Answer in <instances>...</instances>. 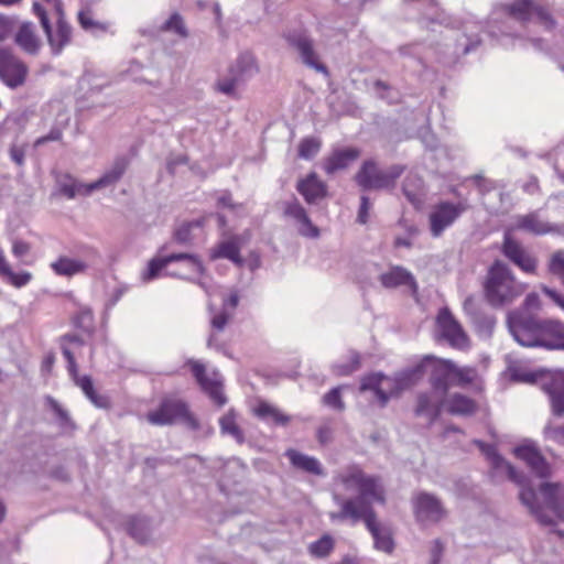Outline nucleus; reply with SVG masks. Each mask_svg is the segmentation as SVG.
Masks as SVG:
<instances>
[{"label":"nucleus","instance_id":"obj_22","mask_svg":"<svg viewBox=\"0 0 564 564\" xmlns=\"http://www.w3.org/2000/svg\"><path fill=\"white\" fill-rule=\"evenodd\" d=\"M445 395H442L435 390L420 392L416 397V405L414 414L416 416H424L432 424L442 414Z\"/></svg>","mask_w":564,"mask_h":564},{"label":"nucleus","instance_id":"obj_15","mask_svg":"<svg viewBox=\"0 0 564 564\" xmlns=\"http://www.w3.org/2000/svg\"><path fill=\"white\" fill-rule=\"evenodd\" d=\"M427 372H430L429 382L431 388L442 395H446L452 387L454 361L431 355Z\"/></svg>","mask_w":564,"mask_h":564},{"label":"nucleus","instance_id":"obj_6","mask_svg":"<svg viewBox=\"0 0 564 564\" xmlns=\"http://www.w3.org/2000/svg\"><path fill=\"white\" fill-rule=\"evenodd\" d=\"M546 318L525 312H513L508 315V327L514 340L529 348H539Z\"/></svg>","mask_w":564,"mask_h":564},{"label":"nucleus","instance_id":"obj_51","mask_svg":"<svg viewBox=\"0 0 564 564\" xmlns=\"http://www.w3.org/2000/svg\"><path fill=\"white\" fill-rule=\"evenodd\" d=\"M199 221H189L183 224L181 227H178L174 232V240L180 245H188L193 237H192V228L193 227H199Z\"/></svg>","mask_w":564,"mask_h":564},{"label":"nucleus","instance_id":"obj_20","mask_svg":"<svg viewBox=\"0 0 564 564\" xmlns=\"http://www.w3.org/2000/svg\"><path fill=\"white\" fill-rule=\"evenodd\" d=\"M514 455L524 460L531 471L541 479H545L551 475V467L539 448L533 444H522L513 449Z\"/></svg>","mask_w":564,"mask_h":564},{"label":"nucleus","instance_id":"obj_64","mask_svg":"<svg viewBox=\"0 0 564 564\" xmlns=\"http://www.w3.org/2000/svg\"><path fill=\"white\" fill-rule=\"evenodd\" d=\"M30 245L22 240H15L12 246V252L17 258H23L30 252Z\"/></svg>","mask_w":564,"mask_h":564},{"label":"nucleus","instance_id":"obj_45","mask_svg":"<svg viewBox=\"0 0 564 564\" xmlns=\"http://www.w3.org/2000/svg\"><path fill=\"white\" fill-rule=\"evenodd\" d=\"M322 142L318 138L306 137L301 140L297 156L303 160H312L319 152Z\"/></svg>","mask_w":564,"mask_h":564},{"label":"nucleus","instance_id":"obj_55","mask_svg":"<svg viewBox=\"0 0 564 564\" xmlns=\"http://www.w3.org/2000/svg\"><path fill=\"white\" fill-rule=\"evenodd\" d=\"M6 279L13 286L22 288L25 286L32 280V274L28 271H21L17 273L11 270V273H8Z\"/></svg>","mask_w":564,"mask_h":564},{"label":"nucleus","instance_id":"obj_10","mask_svg":"<svg viewBox=\"0 0 564 564\" xmlns=\"http://www.w3.org/2000/svg\"><path fill=\"white\" fill-rule=\"evenodd\" d=\"M412 508L415 520L420 523H437L446 516L442 501L426 491L417 492L412 498Z\"/></svg>","mask_w":564,"mask_h":564},{"label":"nucleus","instance_id":"obj_21","mask_svg":"<svg viewBox=\"0 0 564 564\" xmlns=\"http://www.w3.org/2000/svg\"><path fill=\"white\" fill-rule=\"evenodd\" d=\"M283 214L285 217L292 218L295 221L301 236L306 238L319 237L321 232L318 227L312 223L307 212L296 198L284 203Z\"/></svg>","mask_w":564,"mask_h":564},{"label":"nucleus","instance_id":"obj_16","mask_svg":"<svg viewBox=\"0 0 564 564\" xmlns=\"http://www.w3.org/2000/svg\"><path fill=\"white\" fill-rule=\"evenodd\" d=\"M436 323L441 336L447 340L452 347L462 348L467 344V335L448 307H442L440 310Z\"/></svg>","mask_w":564,"mask_h":564},{"label":"nucleus","instance_id":"obj_58","mask_svg":"<svg viewBox=\"0 0 564 564\" xmlns=\"http://www.w3.org/2000/svg\"><path fill=\"white\" fill-rule=\"evenodd\" d=\"M187 161L188 158L185 154H171L166 159V170L171 175H174L176 167L180 165H185Z\"/></svg>","mask_w":564,"mask_h":564},{"label":"nucleus","instance_id":"obj_54","mask_svg":"<svg viewBox=\"0 0 564 564\" xmlns=\"http://www.w3.org/2000/svg\"><path fill=\"white\" fill-rule=\"evenodd\" d=\"M467 369H462L454 362V372L452 373V386L465 387L473 381V377Z\"/></svg>","mask_w":564,"mask_h":564},{"label":"nucleus","instance_id":"obj_25","mask_svg":"<svg viewBox=\"0 0 564 564\" xmlns=\"http://www.w3.org/2000/svg\"><path fill=\"white\" fill-rule=\"evenodd\" d=\"M540 341L539 348L564 351V323L560 319L546 318Z\"/></svg>","mask_w":564,"mask_h":564},{"label":"nucleus","instance_id":"obj_38","mask_svg":"<svg viewBox=\"0 0 564 564\" xmlns=\"http://www.w3.org/2000/svg\"><path fill=\"white\" fill-rule=\"evenodd\" d=\"M127 532L138 543H145L151 535V524L147 517H131L127 523Z\"/></svg>","mask_w":564,"mask_h":564},{"label":"nucleus","instance_id":"obj_30","mask_svg":"<svg viewBox=\"0 0 564 564\" xmlns=\"http://www.w3.org/2000/svg\"><path fill=\"white\" fill-rule=\"evenodd\" d=\"M464 311L470 316L477 333L487 337L491 336L496 325V318L476 310L471 296H468L464 301Z\"/></svg>","mask_w":564,"mask_h":564},{"label":"nucleus","instance_id":"obj_52","mask_svg":"<svg viewBox=\"0 0 564 564\" xmlns=\"http://www.w3.org/2000/svg\"><path fill=\"white\" fill-rule=\"evenodd\" d=\"M543 434L546 440L553 441L560 445H564V424H547L543 430Z\"/></svg>","mask_w":564,"mask_h":564},{"label":"nucleus","instance_id":"obj_17","mask_svg":"<svg viewBox=\"0 0 564 564\" xmlns=\"http://www.w3.org/2000/svg\"><path fill=\"white\" fill-rule=\"evenodd\" d=\"M501 252L509 261L522 271L527 273H533L535 271L536 260L508 232L503 236Z\"/></svg>","mask_w":564,"mask_h":564},{"label":"nucleus","instance_id":"obj_42","mask_svg":"<svg viewBox=\"0 0 564 564\" xmlns=\"http://www.w3.org/2000/svg\"><path fill=\"white\" fill-rule=\"evenodd\" d=\"M219 426L223 434L232 436L239 444L245 442L243 432L236 423V417L232 410L219 419Z\"/></svg>","mask_w":564,"mask_h":564},{"label":"nucleus","instance_id":"obj_47","mask_svg":"<svg viewBox=\"0 0 564 564\" xmlns=\"http://www.w3.org/2000/svg\"><path fill=\"white\" fill-rule=\"evenodd\" d=\"M78 23L83 30L86 32H90L93 34H97L99 32H106L107 25L99 21H95L89 11H79L77 15Z\"/></svg>","mask_w":564,"mask_h":564},{"label":"nucleus","instance_id":"obj_28","mask_svg":"<svg viewBox=\"0 0 564 564\" xmlns=\"http://www.w3.org/2000/svg\"><path fill=\"white\" fill-rule=\"evenodd\" d=\"M70 379L79 387L86 398L98 409H109L110 400L107 395L98 394L94 388V382L90 376H79L78 366L76 365V373L67 370Z\"/></svg>","mask_w":564,"mask_h":564},{"label":"nucleus","instance_id":"obj_57","mask_svg":"<svg viewBox=\"0 0 564 564\" xmlns=\"http://www.w3.org/2000/svg\"><path fill=\"white\" fill-rule=\"evenodd\" d=\"M9 155L11 161L18 166H23L25 162V147L13 143L9 149Z\"/></svg>","mask_w":564,"mask_h":564},{"label":"nucleus","instance_id":"obj_7","mask_svg":"<svg viewBox=\"0 0 564 564\" xmlns=\"http://www.w3.org/2000/svg\"><path fill=\"white\" fill-rule=\"evenodd\" d=\"M283 39L291 48L297 52L301 62L306 67L317 73L328 74V68L319 61L314 47V40L307 30L303 28L288 30L283 33Z\"/></svg>","mask_w":564,"mask_h":564},{"label":"nucleus","instance_id":"obj_5","mask_svg":"<svg viewBox=\"0 0 564 564\" xmlns=\"http://www.w3.org/2000/svg\"><path fill=\"white\" fill-rule=\"evenodd\" d=\"M404 170L405 166L401 164H393L387 170H381L375 160L369 159L362 162L355 175V182L362 191L389 189L394 187Z\"/></svg>","mask_w":564,"mask_h":564},{"label":"nucleus","instance_id":"obj_56","mask_svg":"<svg viewBox=\"0 0 564 564\" xmlns=\"http://www.w3.org/2000/svg\"><path fill=\"white\" fill-rule=\"evenodd\" d=\"M549 270L551 273L562 275L564 273V251L558 250L553 253L550 260Z\"/></svg>","mask_w":564,"mask_h":564},{"label":"nucleus","instance_id":"obj_36","mask_svg":"<svg viewBox=\"0 0 564 564\" xmlns=\"http://www.w3.org/2000/svg\"><path fill=\"white\" fill-rule=\"evenodd\" d=\"M15 43L28 54L36 55L40 51L41 43L33 31L31 23H23L14 37Z\"/></svg>","mask_w":564,"mask_h":564},{"label":"nucleus","instance_id":"obj_2","mask_svg":"<svg viewBox=\"0 0 564 564\" xmlns=\"http://www.w3.org/2000/svg\"><path fill=\"white\" fill-rule=\"evenodd\" d=\"M346 487L355 486L357 496L348 499L335 497L340 505L338 512H330L332 521L350 520L351 524L364 521L366 528L371 533L375 547L386 553H392L394 542L388 528L381 527L377 521V513L373 503H386L384 488L378 476L367 475L359 468L350 469L341 479Z\"/></svg>","mask_w":564,"mask_h":564},{"label":"nucleus","instance_id":"obj_8","mask_svg":"<svg viewBox=\"0 0 564 564\" xmlns=\"http://www.w3.org/2000/svg\"><path fill=\"white\" fill-rule=\"evenodd\" d=\"M150 424L156 426L172 425L178 420L186 422L192 429H197L196 419L189 413L187 404L178 399L165 398L158 409L147 414Z\"/></svg>","mask_w":564,"mask_h":564},{"label":"nucleus","instance_id":"obj_24","mask_svg":"<svg viewBox=\"0 0 564 564\" xmlns=\"http://www.w3.org/2000/svg\"><path fill=\"white\" fill-rule=\"evenodd\" d=\"M359 156L360 150L358 148H335L330 154L324 159L323 169L326 174L333 175L339 170L347 169Z\"/></svg>","mask_w":564,"mask_h":564},{"label":"nucleus","instance_id":"obj_59","mask_svg":"<svg viewBox=\"0 0 564 564\" xmlns=\"http://www.w3.org/2000/svg\"><path fill=\"white\" fill-rule=\"evenodd\" d=\"M550 372L551 371L546 370V369H540V370H536V371L524 372V373L521 375V380L523 382H528V383L540 382V386L542 387L543 378L545 376H547Z\"/></svg>","mask_w":564,"mask_h":564},{"label":"nucleus","instance_id":"obj_14","mask_svg":"<svg viewBox=\"0 0 564 564\" xmlns=\"http://www.w3.org/2000/svg\"><path fill=\"white\" fill-rule=\"evenodd\" d=\"M542 391L549 397L551 413L564 416V369L554 370L543 378Z\"/></svg>","mask_w":564,"mask_h":564},{"label":"nucleus","instance_id":"obj_9","mask_svg":"<svg viewBox=\"0 0 564 564\" xmlns=\"http://www.w3.org/2000/svg\"><path fill=\"white\" fill-rule=\"evenodd\" d=\"M468 209L466 202H441L430 214V229L433 237H440Z\"/></svg>","mask_w":564,"mask_h":564},{"label":"nucleus","instance_id":"obj_34","mask_svg":"<svg viewBox=\"0 0 564 564\" xmlns=\"http://www.w3.org/2000/svg\"><path fill=\"white\" fill-rule=\"evenodd\" d=\"M58 343L62 354L67 361V370L76 373L77 362L75 359L74 349L82 348L85 345V340L77 334L67 333L58 338Z\"/></svg>","mask_w":564,"mask_h":564},{"label":"nucleus","instance_id":"obj_35","mask_svg":"<svg viewBox=\"0 0 564 564\" xmlns=\"http://www.w3.org/2000/svg\"><path fill=\"white\" fill-rule=\"evenodd\" d=\"M210 258L227 259L239 268L245 265V259L240 254V247L235 240H225L212 250Z\"/></svg>","mask_w":564,"mask_h":564},{"label":"nucleus","instance_id":"obj_27","mask_svg":"<svg viewBox=\"0 0 564 564\" xmlns=\"http://www.w3.org/2000/svg\"><path fill=\"white\" fill-rule=\"evenodd\" d=\"M381 285L386 289H395L408 285L416 290L417 284L414 275L402 265H391L388 271L379 275Z\"/></svg>","mask_w":564,"mask_h":564},{"label":"nucleus","instance_id":"obj_61","mask_svg":"<svg viewBox=\"0 0 564 564\" xmlns=\"http://www.w3.org/2000/svg\"><path fill=\"white\" fill-rule=\"evenodd\" d=\"M229 318L230 314L224 310L220 313L213 316L210 321L212 327L218 332H221L226 327Z\"/></svg>","mask_w":564,"mask_h":564},{"label":"nucleus","instance_id":"obj_43","mask_svg":"<svg viewBox=\"0 0 564 564\" xmlns=\"http://www.w3.org/2000/svg\"><path fill=\"white\" fill-rule=\"evenodd\" d=\"M45 401L50 409L55 413L58 425L63 430H74L76 427L68 411L62 408V405L53 397L47 395Z\"/></svg>","mask_w":564,"mask_h":564},{"label":"nucleus","instance_id":"obj_33","mask_svg":"<svg viewBox=\"0 0 564 564\" xmlns=\"http://www.w3.org/2000/svg\"><path fill=\"white\" fill-rule=\"evenodd\" d=\"M446 408L452 415L471 416L476 413L478 405L471 398L456 392L446 400Z\"/></svg>","mask_w":564,"mask_h":564},{"label":"nucleus","instance_id":"obj_62","mask_svg":"<svg viewBox=\"0 0 564 564\" xmlns=\"http://www.w3.org/2000/svg\"><path fill=\"white\" fill-rule=\"evenodd\" d=\"M417 50L419 45L416 44H408L399 47V52L402 56L413 57L420 65L424 66Z\"/></svg>","mask_w":564,"mask_h":564},{"label":"nucleus","instance_id":"obj_13","mask_svg":"<svg viewBox=\"0 0 564 564\" xmlns=\"http://www.w3.org/2000/svg\"><path fill=\"white\" fill-rule=\"evenodd\" d=\"M176 261H185L188 265L195 268L196 272L203 274L205 272V268L198 256L193 253L180 252V253H171L163 257H155L151 259L148 263L147 270L142 274L143 281H152L156 279L161 271L166 268L170 263Z\"/></svg>","mask_w":564,"mask_h":564},{"label":"nucleus","instance_id":"obj_18","mask_svg":"<svg viewBox=\"0 0 564 564\" xmlns=\"http://www.w3.org/2000/svg\"><path fill=\"white\" fill-rule=\"evenodd\" d=\"M512 229L521 230L534 236L561 234L562 231V227L560 225L551 224L541 219L539 210H533L525 215H517L514 217Z\"/></svg>","mask_w":564,"mask_h":564},{"label":"nucleus","instance_id":"obj_19","mask_svg":"<svg viewBox=\"0 0 564 564\" xmlns=\"http://www.w3.org/2000/svg\"><path fill=\"white\" fill-rule=\"evenodd\" d=\"M44 34L51 48V54L58 56L72 42L73 26L66 19H56L55 28L51 23L45 22Z\"/></svg>","mask_w":564,"mask_h":564},{"label":"nucleus","instance_id":"obj_50","mask_svg":"<svg viewBox=\"0 0 564 564\" xmlns=\"http://www.w3.org/2000/svg\"><path fill=\"white\" fill-rule=\"evenodd\" d=\"M322 402L324 405L336 410L344 411L345 403L341 399V387L332 388L327 393L324 394Z\"/></svg>","mask_w":564,"mask_h":564},{"label":"nucleus","instance_id":"obj_29","mask_svg":"<svg viewBox=\"0 0 564 564\" xmlns=\"http://www.w3.org/2000/svg\"><path fill=\"white\" fill-rule=\"evenodd\" d=\"M57 185L61 194L68 199H73L78 195L89 196L93 192L98 189V187H95V182L85 184L68 173L63 174L57 178Z\"/></svg>","mask_w":564,"mask_h":564},{"label":"nucleus","instance_id":"obj_39","mask_svg":"<svg viewBox=\"0 0 564 564\" xmlns=\"http://www.w3.org/2000/svg\"><path fill=\"white\" fill-rule=\"evenodd\" d=\"M87 267L86 262L68 257H59L56 261L51 263L52 270L57 275L62 276H73L82 273L87 269Z\"/></svg>","mask_w":564,"mask_h":564},{"label":"nucleus","instance_id":"obj_3","mask_svg":"<svg viewBox=\"0 0 564 564\" xmlns=\"http://www.w3.org/2000/svg\"><path fill=\"white\" fill-rule=\"evenodd\" d=\"M533 17L546 31H552L557 25L546 7L533 0H513L511 3H499L494 7L486 24V33L496 40L500 36L516 37Z\"/></svg>","mask_w":564,"mask_h":564},{"label":"nucleus","instance_id":"obj_40","mask_svg":"<svg viewBox=\"0 0 564 564\" xmlns=\"http://www.w3.org/2000/svg\"><path fill=\"white\" fill-rule=\"evenodd\" d=\"M254 414L264 422L272 421L275 425L281 426H285L291 421L289 415L282 413L278 408L264 401L259 402L254 408Z\"/></svg>","mask_w":564,"mask_h":564},{"label":"nucleus","instance_id":"obj_48","mask_svg":"<svg viewBox=\"0 0 564 564\" xmlns=\"http://www.w3.org/2000/svg\"><path fill=\"white\" fill-rule=\"evenodd\" d=\"M162 31L174 32L181 37H187L188 32L180 13H173L161 26Z\"/></svg>","mask_w":564,"mask_h":564},{"label":"nucleus","instance_id":"obj_37","mask_svg":"<svg viewBox=\"0 0 564 564\" xmlns=\"http://www.w3.org/2000/svg\"><path fill=\"white\" fill-rule=\"evenodd\" d=\"M230 72L234 73L241 82L247 80L258 73V66L256 59L250 53L240 54L236 62L230 65Z\"/></svg>","mask_w":564,"mask_h":564},{"label":"nucleus","instance_id":"obj_41","mask_svg":"<svg viewBox=\"0 0 564 564\" xmlns=\"http://www.w3.org/2000/svg\"><path fill=\"white\" fill-rule=\"evenodd\" d=\"M74 327L82 332L91 335L95 330L94 313L88 306H82L78 312L72 317Z\"/></svg>","mask_w":564,"mask_h":564},{"label":"nucleus","instance_id":"obj_46","mask_svg":"<svg viewBox=\"0 0 564 564\" xmlns=\"http://www.w3.org/2000/svg\"><path fill=\"white\" fill-rule=\"evenodd\" d=\"M240 83H242L240 78L228 69V74L218 78L216 82V90L226 96L234 97L236 95V88Z\"/></svg>","mask_w":564,"mask_h":564},{"label":"nucleus","instance_id":"obj_1","mask_svg":"<svg viewBox=\"0 0 564 564\" xmlns=\"http://www.w3.org/2000/svg\"><path fill=\"white\" fill-rule=\"evenodd\" d=\"M481 453L490 460L495 471L505 470L508 479L520 487L519 499L536 521L564 538V486L558 482H541L538 490L531 480L505 459L494 444L477 442Z\"/></svg>","mask_w":564,"mask_h":564},{"label":"nucleus","instance_id":"obj_4","mask_svg":"<svg viewBox=\"0 0 564 564\" xmlns=\"http://www.w3.org/2000/svg\"><path fill=\"white\" fill-rule=\"evenodd\" d=\"M524 290L525 285L514 279L507 264L499 260L491 264L484 283V292L492 307H501L513 302Z\"/></svg>","mask_w":564,"mask_h":564},{"label":"nucleus","instance_id":"obj_63","mask_svg":"<svg viewBox=\"0 0 564 564\" xmlns=\"http://www.w3.org/2000/svg\"><path fill=\"white\" fill-rule=\"evenodd\" d=\"M62 135L63 133L59 129L53 128L46 135L36 139L34 147L37 148L51 141H58L62 139Z\"/></svg>","mask_w":564,"mask_h":564},{"label":"nucleus","instance_id":"obj_60","mask_svg":"<svg viewBox=\"0 0 564 564\" xmlns=\"http://www.w3.org/2000/svg\"><path fill=\"white\" fill-rule=\"evenodd\" d=\"M370 209V199L368 196L360 197V206L357 215V221L361 225L367 224Z\"/></svg>","mask_w":564,"mask_h":564},{"label":"nucleus","instance_id":"obj_49","mask_svg":"<svg viewBox=\"0 0 564 564\" xmlns=\"http://www.w3.org/2000/svg\"><path fill=\"white\" fill-rule=\"evenodd\" d=\"M360 368V355L356 351H351L350 360L346 364H335L332 366L333 372L336 376H349Z\"/></svg>","mask_w":564,"mask_h":564},{"label":"nucleus","instance_id":"obj_32","mask_svg":"<svg viewBox=\"0 0 564 564\" xmlns=\"http://www.w3.org/2000/svg\"><path fill=\"white\" fill-rule=\"evenodd\" d=\"M129 164L130 159L127 155L117 156L110 169L106 171L97 181H95V187L100 189L115 185L122 177Z\"/></svg>","mask_w":564,"mask_h":564},{"label":"nucleus","instance_id":"obj_26","mask_svg":"<svg viewBox=\"0 0 564 564\" xmlns=\"http://www.w3.org/2000/svg\"><path fill=\"white\" fill-rule=\"evenodd\" d=\"M296 189L307 204H316L327 196V185L314 172L300 180Z\"/></svg>","mask_w":564,"mask_h":564},{"label":"nucleus","instance_id":"obj_11","mask_svg":"<svg viewBox=\"0 0 564 564\" xmlns=\"http://www.w3.org/2000/svg\"><path fill=\"white\" fill-rule=\"evenodd\" d=\"M185 366L189 367L197 384L217 406L226 404L227 398L223 392V383L216 378L217 372H214V378L208 377L205 365L194 359H187Z\"/></svg>","mask_w":564,"mask_h":564},{"label":"nucleus","instance_id":"obj_12","mask_svg":"<svg viewBox=\"0 0 564 564\" xmlns=\"http://www.w3.org/2000/svg\"><path fill=\"white\" fill-rule=\"evenodd\" d=\"M29 73L28 66L10 51L0 50V79L11 89L24 85Z\"/></svg>","mask_w":564,"mask_h":564},{"label":"nucleus","instance_id":"obj_44","mask_svg":"<svg viewBox=\"0 0 564 564\" xmlns=\"http://www.w3.org/2000/svg\"><path fill=\"white\" fill-rule=\"evenodd\" d=\"M335 541L329 534H324L308 546L310 553L318 558L328 556L334 550Z\"/></svg>","mask_w":564,"mask_h":564},{"label":"nucleus","instance_id":"obj_23","mask_svg":"<svg viewBox=\"0 0 564 564\" xmlns=\"http://www.w3.org/2000/svg\"><path fill=\"white\" fill-rule=\"evenodd\" d=\"M430 360L431 355H425L415 365L395 373L394 386L397 392L410 389L411 387L417 384L423 379L425 373H427Z\"/></svg>","mask_w":564,"mask_h":564},{"label":"nucleus","instance_id":"obj_53","mask_svg":"<svg viewBox=\"0 0 564 564\" xmlns=\"http://www.w3.org/2000/svg\"><path fill=\"white\" fill-rule=\"evenodd\" d=\"M386 377L381 372L377 373H370L368 376H365L360 383V390H371L376 391L378 388L381 387V382Z\"/></svg>","mask_w":564,"mask_h":564},{"label":"nucleus","instance_id":"obj_31","mask_svg":"<svg viewBox=\"0 0 564 564\" xmlns=\"http://www.w3.org/2000/svg\"><path fill=\"white\" fill-rule=\"evenodd\" d=\"M285 456L289 458L291 465L302 471H305L315 476H323L324 469L321 462L306 454H303L296 449H288Z\"/></svg>","mask_w":564,"mask_h":564}]
</instances>
